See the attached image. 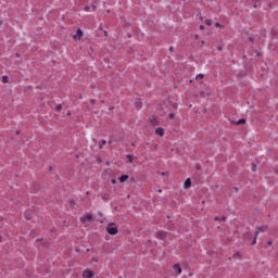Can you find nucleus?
Returning <instances> with one entry per match:
<instances>
[{
	"mask_svg": "<svg viewBox=\"0 0 278 278\" xmlns=\"http://www.w3.org/2000/svg\"><path fill=\"white\" fill-rule=\"evenodd\" d=\"M106 231L110 236H116V233H118V227L115 223L108 224Z\"/></svg>",
	"mask_w": 278,
	"mask_h": 278,
	"instance_id": "f257e3e1",
	"label": "nucleus"
},
{
	"mask_svg": "<svg viewBox=\"0 0 278 278\" xmlns=\"http://www.w3.org/2000/svg\"><path fill=\"white\" fill-rule=\"evenodd\" d=\"M81 223H90L92 220V215L87 213L85 216L80 217Z\"/></svg>",
	"mask_w": 278,
	"mask_h": 278,
	"instance_id": "f03ea898",
	"label": "nucleus"
},
{
	"mask_svg": "<svg viewBox=\"0 0 278 278\" xmlns=\"http://www.w3.org/2000/svg\"><path fill=\"white\" fill-rule=\"evenodd\" d=\"M83 277L84 278H92L94 277V271L90 270V269H87L83 273Z\"/></svg>",
	"mask_w": 278,
	"mask_h": 278,
	"instance_id": "7ed1b4c3",
	"label": "nucleus"
},
{
	"mask_svg": "<svg viewBox=\"0 0 278 278\" xmlns=\"http://www.w3.org/2000/svg\"><path fill=\"white\" fill-rule=\"evenodd\" d=\"M84 37V31H81V29H77L76 34L74 35V39L75 40H81V38Z\"/></svg>",
	"mask_w": 278,
	"mask_h": 278,
	"instance_id": "20e7f679",
	"label": "nucleus"
},
{
	"mask_svg": "<svg viewBox=\"0 0 278 278\" xmlns=\"http://www.w3.org/2000/svg\"><path fill=\"white\" fill-rule=\"evenodd\" d=\"M156 237L160 238V240H165V238H166V232H164V231H159V232L156 233Z\"/></svg>",
	"mask_w": 278,
	"mask_h": 278,
	"instance_id": "39448f33",
	"label": "nucleus"
},
{
	"mask_svg": "<svg viewBox=\"0 0 278 278\" xmlns=\"http://www.w3.org/2000/svg\"><path fill=\"white\" fill-rule=\"evenodd\" d=\"M155 135H156V136H164V128H157V129L155 130Z\"/></svg>",
	"mask_w": 278,
	"mask_h": 278,
	"instance_id": "423d86ee",
	"label": "nucleus"
},
{
	"mask_svg": "<svg viewBox=\"0 0 278 278\" xmlns=\"http://www.w3.org/2000/svg\"><path fill=\"white\" fill-rule=\"evenodd\" d=\"M127 179H129V176H127V175H123L119 177L121 184H125V181H127Z\"/></svg>",
	"mask_w": 278,
	"mask_h": 278,
	"instance_id": "0eeeda50",
	"label": "nucleus"
},
{
	"mask_svg": "<svg viewBox=\"0 0 278 278\" xmlns=\"http://www.w3.org/2000/svg\"><path fill=\"white\" fill-rule=\"evenodd\" d=\"M185 188H190V186H192V181L190 180V178H188L185 184H184Z\"/></svg>",
	"mask_w": 278,
	"mask_h": 278,
	"instance_id": "6e6552de",
	"label": "nucleus"
},
{
	"mask_svg": "<svg viewBox=\"0 0 278 278\" xmlns=\"http://www.w3.org/2000/svg\"><path fill=\"white\" fill-rule=\"evenodd\" d=\"M262 231H264V227L257 228L255 233H254L255 238H257V236H260V233H262Z\"/></svg>",
	"mask_w": 278,
	"mask_h": 278,
	"instance_id": "1a4fd4ad",
	"label": "nucleus"
},
{
	"mask_svg": "<svg viewBox=\"0 0 278 278\" xmlns=\"http://www.w3.org/2000/svg\"><path fill=\"white\" fill-rule=\"evenodd\" d=\"M174 270H175L176 273H178V275H181V266L175 265V266H174Z\"/></svg>",
	"mask_w": 278,
	"mask_h": 278,
	"instance_id": "9d476101",
	"label": "nucleus"
},
{
	"mask_svg": "<svg viewBox=\"0 0 278 278\" xmlns=\"http://www.w3.org/2000/svg\"><path fill=\"white\" fill-rule=\"evenodd\" d=\"M244 123H247V119L241 118L237 122V125H244Z\"/></svg>",
	"mask_w": 278,
	"mask_h": 278,
	"instance_id": "9b49d317",
	"label": "nucleus"
},
{
	"mask_svg": "<svg viewBox=\"0 0 278 278\" xmlns=\"http://www.w3.org/2000/svg\"><path fill=\"white\" fill-rule=\"evenodd\" d=\"M168 118H170V119L173 121V118H175V113H170V114L168 115Z\"/></svg>",
	"mask_w": 278,
	"mask_h": 278,
	"instance_id": "f8f14e48",
	"label": "nucleus"
},
{
	"mask_svg": "<svg viewBox=\"0 0 278 278\" xmlns=\"http://www.w3.org/2000/svg\"><path fill=\"white\" fill-rule=\"evenodd\" d=\"M215 220H225V217H215Z\"/></svg>",
	"mask_w": 278,
	"mask_h": 278,
	"instance_id": "ddd939ff",
	"label": "nucleus"
},
{
	"mask_svg": "<svg viewBox=\"0 0 278 278\" xmlns=\"http://www.w3.org/2000/svg\"><path fill=\"white\" fill-rule=\"evenodd\" d=\"M206 25H212V20H206Z\"/></svg>",
	"mask_w": 278,
	"mask_h": 278,
	"instance_id": "4468645a",
	"label": "nucleus"
},
{
	"mask_svg": "<svg viewBox=\"0 0 278 278\" xmlns=\"http://www.w3.org/2000/svg\"><path fill=\"white\" fill-rule=\"evenodd\" d=\"M56 110H58V112H60V110H62L61 104H59V105L56 106Z\"/></svg>",
	"mask_w": 278,
	"mask_h": 278,
	"instance_id": "2eb2a0df",
	"label": "nucleus"
},
{
	"mask_svg": "<svg viewBox=\"0 0 278 278\" xmlns=\"http://www.w3.org/2000/svg\"><path fill=\"white\" fill-rule=\"evenodd\" d=\"M129 162H134V159H131V155H127Z\"/></svg>",
	"mask_w": 278,
	"mask_h": 278,
	"instance_id": "dca6fc26",
	"label": "nucleus"
},
{
	"mask_svg": "<svg viewBox=\"0 0 278 278\" xmlns=\"http://www.w3.org/2000/svg\"><path fill=\"white\" fill-rule=\"evenodd\" d=\"M215 26L223 27V25H220V23H215Z\"/></svg>",
	"mask_w": 278,
	"mask_h": 278,
	"instance_id": "f3484780",
	"label": "nucleus"
},
{
	"mask_svg": "<svg viewBox=\"0 0 278 278\" xmlns=\"http://www.w3.org/2000/svg\"><path fill=\"white\" fill-rule=\"evenodd\" d=\"M200 29H205V26L201 25V26H200Z\"/></svg>",
	"mask_w": 278,
	"mask_h": 278,
	"instance_id": "a211bd4d",
	"label": "nucleus"
},
{
	"mask_svg": "<svg viewBox=\"0 0 278 278\" xmlns=\"http://www.w3.org/2000/svg\"><path fill=\"white\" fill-rule=\"evenodd\" d=\"M268 244H269V247H271L273 245V241H269Z\"/></svg>",
	"mask_w": 278,
	"mask_h": 278,
	"instance_id": "6ab92c4d",
	"label": "nucleus"
},
{
	"mask_svg": "<svg viewBox=\"0 0 278 278\" xmlns=\"http://www.w3.org/2000/svg\"><path fill=\"white\" fill-rule=\"evenodd\" d=\"M102 144H106V141H105V140H103V141H102Z\"/></svg>",
	"mask_w": 278,
	"mask_h": 278,
	"instance_id": "aec40b11",
	"label": "nucleus"
},
{
	"mask_svg": "<svg viewBox=\"0 0 278 278\" xmlns=\"http://www.w3.org/2000/svg\"><path fill=\"white\" fill-rule=\"evenodd\" d=\"M112 184H116V180H115V179H113V180H112Z\"/></svg>",
	"mask_w": 278,
	"mask_h": 278,
	"instance_id": "412c9836",
	"label": "nucleus"
},
{
	"mask_svg": "<svg viewBox=\"0 0 278 278\" xmlns=\"http://www.w3.org/2000/svg\"><path fill=\"white\" fill-rule=\"evenodd\" d=\"M67 116H71V111H70V112H67Z\"/></svg>",
	"mask_w": 278,
	"mask_h": 278,
	"instance_id": "4be33fe9",
	"label": "nucleus"
},
{
	"mask_svg": "<svg viewBox=\"0 0 278 278\" xmlns=\"http://www.w3.org/2000/svg\"><path fill=\"white\" fill-rule=\"evenodd\" d=\"M85 10H86V12H88V10H90V9H89V8H86Z\"/></svg>",
	"mask_w": 278,
	"mask_h": 278,
	"instance_id": "5701e85b",
	"label": "nucleus"
},
{
	"mask_svg": "<svg viewBox=\"0 0 278 278\" xmlns=\"http://www.w3.org/2000/svg\"><path fill=\"white\" fill-rule=\"evenodd\" d=\"M8 77H4L3 80L7 81Z\"/></svg>",
	"mask_w": 278,
	"mask_h": 278,
	"instance_id": "b1692460",
	"label": "nucleus"
},
{
	"mask_svg": "<svg viewBox=\"0 0 278 278\" xmlns=\"http://www.w3.org/2000/svg\"><path fill=\"white\" fill-rule=\"evenodd\" d=\"M169 51H173V47L169 48Z\"/></svg>",
	"mask_w": 278,
	"mask_h": 278,
	"instance_id": "393cba45",
	"label": "nucleus"
},
{
	"mask_svg": "<svg viewBox=\"0 0 278 278\" xmlns=\"http://www.w3.org/2000/svg\"><path fill=\"white\" fill-rule=\"evenodd\" d=\"M199 77H201V78H202V77H203V75H202V74H200V75H199Z\"/></svg>",
	"mask_w": 278,
	"mask_h": 278,
	"instance_id": "a878e982",
	"label": "nucleus"
},
{
	"mask_svg": "<svg viewBox=\"0 0 278 278\" xmlns=\"http://www.w3.org/2000/svg\"><path fill=\"white\" fill-rule=\"evenodd\" d=\"M105 36H108V31H104Z\"/></svg>",
	"mask_w": 278,
	"mask_h": 278,
	"instance_id": "bb28decb",
	"label": "nucleus"
},
{
	"mask_svg": "<svg viewBox=\"0 0 278 278\" xmlns=\"http://www.w3.org/2000/svg\"><path fill=\"white\" fill-rule=\"evenodd\" d=\"M159 192L162 193V189H160Z\"/></svg>",
	"mask_w": 278,
	"mask_h": 278,
	"instance_id": "cd10ccee",
	"label": "nucleus"
},
{
	"mask_svg": "<svg viewBox=\"0 0 278 278\" xmlns=\"http://www.w3.org/2000/svg\"><path fill=\"white\" fill-rule=\"evenodd\" d=\"M255 1H260V0H255Z\"/></svg>",
	"mask_w": 278,
	"mask_h": 278,
	"instance_id": "c85d7f7f",
	"label": "nucleus"
}]
</instances>
